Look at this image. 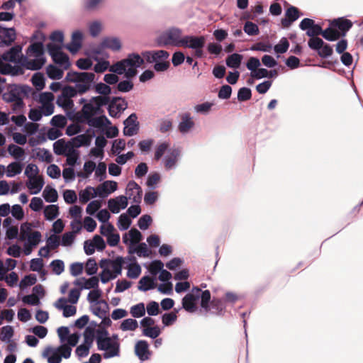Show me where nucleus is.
Instances as JSON below:
<instances>
[{"label":"nucleus","mask_w":363,"mask_h":363,"mask_svg":"<svg viewBox=\"0 0 363 363\" xmlns=\"http://www.w3.org/2000/svg\"><path fill=\"white\" fill-rule=\"evenodd\" d=\"M105 106L106 101L104 99L92 96L88 103L82 105L78 121L87 124L91 128H101L106 123L111 124V121L104 115Z\"/></svg>","instance_id":"1"},{"label":"nucleus","mask_w":363,"mask_h":363,"mask_svg":"<svg viewBox=\"0 0 363 363\" xmlns=\"http://www.w3.org/2000/svg\"><path fill=\"white\" fill-rule=\"evenodd\" d=\"M41 41H32L26 50V55H21L18 63L28 70H39L46 62L43 40L45 36L41 33Z\"/></svg>","instance_id":"2"},{"label":"nucleus","mask_w":363,"mask_h":363,"mask_svg":"<svg viewBox=\"0 0 363 363\" xmlns=\"http://www.w3.org/2000/svg\"><path fill=\"white\" fill-rule=\"evenodd\" d=\"M96 340L99 350L104 351L103 357L110 359L120 356V343L113 341L108 337V332L105 328H100L95 330Z\"/></svg>","instance_id":"3"},{"label":"nucleus","mask_w":363,"mask_h":363,"mask_svg":"<svg viewBox=\"0 0 363 363\" xmlns=\"http://www.w3.org/2000/svg\"><path fill=\"white\" fill-rule=\"evenodd\" d=\"M95 78L96 75L94 72L69 71L67 73L65 80L74 83L79 94H83L91 89Z\"/></svg>","instance_id":"4"},{"label":"nucleus","mask_w":363,"mask_h":363,"mask_svg":"<svg viewBox=\"0 0 363 363\" xmlns=\"http://www.w3.org/2000/svg\"><path fill=\"white\" fill-rule=\"evenodd\" d=\"M182 30L174 26L170 27L162 32L155 40L158 47H166L168 45L182 47Z\"/></svg>","instance_id":"5"},{"label":"nucleus","mask_w":363,"mask_h":363,"mask_svg":"<svg viewBox=\"0 0 363 363\" xmlns=\"http://www.w3.org/2000/svg\"><path fill=\"white\" fill-rule=\"evenodd\" d=\"M308 45L311 50L316 51L322 58H328L333 53V47L320 38H310Z\"/></svg>","instance_id":"6"},{"label":"nucleus","mask_w":363,"mask_h":363,"mask_svg":"<svg viewBox=\"0 0 363 363\" xmlns=\"http://www.w3.org/2000/svg\"><path fill=\"white\" fill-rule=\"evenodd\" d=\"M169 56V53L164 50H153L152 56L154 60V69L156 72H164L169 67V62L167 61Z\"/></svg>","instance_id":"7"},{"label":"nucleus","mask_w":363,"mask_h":363,"mask_svg":"<svg viewBox=\"0 0 363 363\" xmlns=\"http://www.w3.org/2000/svg\"><path fill=\"white\" fill-rule=\"evenodd\" d=\"M332 26L339 35V39L346 36L347 32L352 28L353 23L345 17H339L330 21Z\"/></svg>","instance_id":"8"},{"label":"nucleus","mask_w":363,"mask_h":363,"mask_svg":"<svg viewBox=\"0 0 363 363\" xmlns=\"http://www.w3.org/2000/svg\"><path fill=\"white\" fill-rule=\"evenodd\" d=\"M16 39L14 27L7 28L0 24V48L10 46Z\"/></svg>","instance_id":"9"},{"label":"nucleus","mask_w":363,"mask_h":363,"mask_svg":"<svg viewBox=\"0 0 363 363\" xmlns=\"http://www.w3.org/2000/svg\"><path fill=\"white\" fill-rule=\"evenodd\" d=\"M128 199L132 200L133 203H140L143 196V189L135 181H129L126 187Z\"/></svg>","instance_id":"10"},{"label":"nucleus","mask_w":363,"mask_h":363,"mask_svg":"<svg viewBox=\"0 0 363 363\" xmlns=\"http://www.w3.org/2000/svg\"><path fill=\"white\" fill-rule=\"evenodd\" d=\"M206 38L204 36H196L193 35H187L183 36V42L182 47L190 49L203 48L205 45Z\"/></svg>","instance_id":"11"},{"label":"nucleus","mask_w":363,"mask_h":363,"mask_svg":"<svg viewBox=\"0 0 363 363\" xmlns=\"http://www.w3.org/2000/svg\"><path fill=\"white\" fill-rule=\"evenodd\" d=\"M135 354L141 362L148 360L152 352L149 350V344L147 341L144 340H138L135 345Z\"/></svg>","instance_id":"12"},{"label":"nucleus","mask_w":363,"mask_h":363,"mask_svg":"<svg viewBox=\"0 0 363 363\" xmlns=\"http://www.w3.org/2000/svg\"><path fill=\"white\" fill-rule=\"evenodd\" d=\"M96 137L94 130H91V128L88 129L85 133L77 135L70 139L72 143L75 144L76 147L82 146L87 147L91 144L93 138Z\"/></svg>","instance_id":"13"},{"label":"nucleus","mask_w":363,"mask_h":363,"mask_svg":"<svg viewBox=\"0 0 363 363\" xmlns=\"http://www.w3.org/2000/svg\"><path fill=\"white\" fill-rule=\"evenodd\" d=\"M180 122L178 124V130L183 135L186 134L194 127L193 117L189 112L180 114Z\"/></svg>","instance_id":"14"},{"label":"nucleus","mask_w":363,"mask_h":363,"mask_svg":"<svg viewBox=\"0 0 363 363\" xmlns=\"http://www.w3.org/2000/svg\"><path fill=\"white\" fill-rule=\"evenodd\" d=\"M299 17V10L294 6H290L285 12V18L281 20V25L284 28H288Z\"/></svg>","instance_id":"15"},{"label":"nucleus","mask_w":363,"mask_h":363,"mask_svg":"<svg viewBox=\"0 0 363 363\" xmlns=\"http://www.w3.org/2000/svg\"><path fill=\"white\" fill-rule=\"evenodd\" d=\"M226 305L225 301L220 298H213L209 304L208 310L211 313L217 316H223L225 313Z\"/></svg>","instance_id":"16"},{"label":"nucleus","mask_w":363,"mask_h":363,"mask_svg":"<svg viewBox=\"0 0 363 363\" xmlns=\"http://www.w3.org/2000/svg\"><path fill=\"white\" fill-rule=\"evenodd\" d=\"M42 356L47 359L48 363H60L62 362L60 348L48 346L43 352Z\"/></svg>","instance_id":"17"},{"label":"nucleus","mask_w":363,"mask_h":363,"mask_svg":"<svg viewBox=\"0 0 363 363\" xmlns=\"http://www.w3.org/2000/svg\"><path fill=\"white\" fill-rule=\"evenodd\" d=\"M23 47L20 45L12 46L9 50L5 52L2 56L3 60L8 62H18L17 57L21 53Z\"/></svg>","instance_id":"18"},{"label":"nucleus","mask_w":363,"mask_h":363,"mask_svg":"<svg viewBox=\"0 0 363 363\" xmlns=\"http://www.w3.org/2000/svg\"><path fill=\"white\" fill-rule=\"evenodd\" d=\"M2 98L4 101L8 103H12L18 99H22L19 94L17 84H9L7 87V91L3 94Z\"/></svg>","instance_id":"19"},{"label":"nucleus","mask_w":363,"mask_h":363,"mask_svg":"<svg viewBox=\"0 0 363 363\" xmlns=\"http://www.w3.org/2000/svg\"><path fill=\"white\" fill-rule=\"evenodd\" d=\"M123 61L126 67H133L136 69L140 67L144 63L143 58L138 53L135 52L128 54L127 57L123 59Z\"/></svg>","instance_id":"20"},{"label":"nucleus","mask_w":363,"mask_h":363,"mask_svg":"<svg viewBox=\"0 0 363 363\" xmlns=\"http://www.w3.org/2000/svg\"><path fill=\"white\" fill-rule=\"evenodd\" d=\"M92 87H94L95 92L99 94V96H96L97 98H102L106 102L108 101L106 96L112 94V89L110 86L106 82L103 83L100 82L96 84L94 83Z\"/></svg>","instance_id":"21"},{"label":"nucleus","mask_w":363,"mask_h":363,"mask_svg":"<svg viewBox=\"0 0 363 363\" xmlns=\"http://www.w3.org/2000/svg\"><path fill=\"white\" fill-rule=\"evenodd\" d=\"M102 48L110 49L112 51H118L121 48V42L116 37H106L101 40Z\"/></svg>","instance_id":"22"},{"label":"nucleus","mask_w":363,"mask_h":363,"mask_svg":"<svg viewBox=\"0 0 363 363\" xmlns=\"http://www.w3.org/2000/svg\"><path fill=\"white\" fill-rule=\"evenodd\" d=\"M60 302H62V305L57 306V308L63 311L62 315L65 318H69L76 314V307L71 305H67V300L65 297L58 298V303Z\"/></svg>","instance_id":"23"},{"label":"nucleus","mask_w":363,"mask_h":363,"mask_svg":"<svg viewBox=\"0 0 363 363\" xmlns=\"http://www.w3.org/2000/svg\"><path fill=\"white\" fill-rule=\"evenodd\" d=\"M32 181L26 183L27 187L30 190L31 194H38L44 186V180L43 177H35Z\"/></svg>","instance_id":"24"},{"label":"nucleus","mask_w":363,"mask_h":363,"mask_svg":"<svg viewBox=\"0 0 363 363\" xmlns=\"http://www.w3.org/2000/svg\"><path fill=\"white\" fill-rule=\"evenodd\" d=\"M102 295V291L99 288L95 290L91 291L87 296V301L91 303H95L96 305L102 304L108 308V303L104 300H99Z\"/></svg>","instance_id":"25"},{"label":"nucleus","mask_w":363,"mask_h":363,"mask_svg":"<svg viewBox=\"0 0 363 363\" xmlns=\"http://www.w3.org/2000/svg\"><path fill=\"white\" fill-rule=\"evenodd\" d=\"M43 197L46 202L54 203L57 201L58 194L55 188L47 185L43 191Z\"/></svg>","instance_id":"26"},{"label":"nucleus","mask_w":363,"mask_h":363,"mask_svg":"<svg viewBox=\"0 0 363 363\" xmlns=\"http://www.w3.org/2000/svg\"><path fill=\"white\" fill-rule=\"evenodd\" d=\"M7 150L9 155L13 157L17 162H21L23 160L25 152L20 146L14 144H10L8 145Z\"/></svg>","instance_id":"27"},{"label":"nucleus","mask_w":363,"mask_h":363,"mask_svg":"<svg viewBox=\"0 0 363 363\" xmlns=\"http://www.w3.org/2000/svg\"><path fill=\"white\" fill-rule=\"evenodd\" d=\"M46 74L50 79H60L64 74V69L54 65H49L46 68Z\"/></svg>","instance_id":"28"},{"label":"nucleus","mask_w":363,"mask_h":363,"mask_svg":"<svg viewBox=\"0 0 363 363\" xmlns=\"http://www.w3.org/2000/svg\"><path fill=\"white\" fill-rule=\"evenodd\" d=\"M60 214L59 207L55 204H50L44 208V216L47 220H53Z\"/></svg>","instance_id":"29"},{"label":"nucleus","mask_w":363,"mask_h":363,"mask_svg":"<svg viewBox=\"0 0 363 363\" xmlns=\"http://www.w3.org/2000/svg\"><path fill=\"white\" fill-rule=\"evenodd\" d=\"M320 35L328 41L333 42L339 40V35H337V33L335 31V29L332 26L330 21L328 27L324 30L322 29V32H320Z\"/></svg>","instance_id":"30"},{"label":"nucleus","mask_w":363,"mask_h":363,"mask_svg":"<svg viewBox=\"0 0 363 363\" xmlns=\"http://www.w3.org/2000/svg\"><path fill=\"white\" fill-rule=\"evenodd\" d=\"M242 55L238 53H233L226 58V65L230 68L238 69L240 67Z\"/></svg>","instance_id":"31"},{"label":"nucleus","mask_w":363,"mask_h":363,"mask_svg":"<svg viewBox=\"0 0 363 363\" xmlns=\"http://www.w3.org/2000/svg\"><path fill=\"white\" fill-rule=\"evenodd\" d=\"M155 278H151L149 276L143 277L138 282V290L141 291H147L155 287L154 284Z\"/></svg>","instance_id":"32"},{"label":"nucleus","mask_w":363,"mask_h":363,"mask_svg":"<svg viewBox=\"0 0 363 363\" xmlns=\"http://www.w3.org/2000/svg\"><path fill=\"white\" fill-rule=\"evenodd\" d=\"M52 60L55 64L61 66L63 69H67L71 65L68 55L64 52H61Z\"/></svg>","instance_id":"33"},{"label":"nucleus","mask_w":363,"mask_h":363,"mask_svg":"<svg viewBox=\"0 0 363 363\" xmlns=\"http://www.w3.org/2000/svg\"><path fill=\"white\" fill-rule=\"evenodd\" d=\"M23 164L21 162H12L7 167L6 176L13 177L21 173Z\"/></svg>","instance_id":"34"},{"label":"nucleus","mask_w":363,"mask_h":363,"mask_svg":"<svg viewBox=\"0 0 363 363\" xmlns=\"http://www.w3.org/2000/svg\"><path fill=\"white\" fill-rule=\"evenodd\" d=\"M33 85L38 91L42 90L45 85V78L43 73L35 72L31 77Z\"/></svg>","instance_id":"35"},{"label":"nucleus","mask_w":363,"mask_h":363,"mask_svg":"<svg viewBox=\"0 0 363 363\" xmlns=\"http://www.w3.org/2000/svg\"><path fill=\"white\" fill-rule=\"evenodd\" d=\"M13 334L14 330L11 325L3 326L0 329V340L2 342H10Z\"/></svg>","instance_id":"36"},{"label":"nucleus","mask_w":363,"mask_h":363,"mask_svg":"<svg viewBox=\"0 0 363 363\" xmlns=\"http://www.w3.org/2000/svg\"><path fill=\"white\" fill-rule=\"evenodd\" d=\"M124 263V258L121 256H117L115 259H112L111 266L113 269V276H116V278L121 275L123 269V264Z\"/></svg>","instance_id":"37"},{"label":"nucleus","mask_w":363,"mask_h":363,"mask_svg":"<svg viewBox=\"0 0 363 363\" xmlns=\"http://www.w3.org/2000/svg\"><path fill=\"white\" fill-rule=\"evenodd\" d=\"M128 108V102L125 99L118 102L113 105L112 113H108L112 118H118L121 113Z\"/></svg>","instance_id":"38"},{"label":"nucleus","mask_w":363,"mask_h":363,"mask_svg":"<svg viewBox=\"0 0 363 363\" xmlns=\"http://www.w3.org/2000/svg\"><path fill=\"white\" fill-rule=\"evenodd\" d=\"M132 223L130 218L126 213H122L118 218L117 226L121 231L128 230Z\"/></svg>","instance_id":"39"},{"label":"nucleus","mask_w":363,"mask_h":363,"mask_svg":"<svg viewBox=\"0 0 363 363\" xmlns=\"http://www.w3.org/2000/svg\"><path fill=\"white\" fill-rule=\"evenodd\" d=\"M130 313L135 318L143 317L145 314V303L141 302L131 306Z\"/></svg>","instance_id":"40"},{"label":"nucleus","mask_w":363,"mask_h":363,"mask_svg":"<svg viewBox=\"0 0 363 363\" xmlns=\"http://www.w3.org/2000/svg\"><path fill=\"white\" fill-rule=\"evenodd\" d=\"M82 280L84 281V284L82 286L81 289H91L93 290L99 289V279L97 277H91L89 279H86L85 277H82Z\"/></svg>","instance_id":"41"},{"label":"nucleus","mask_w":363,"mask_h":363,"mask_svg":"<svg viewBox=\"0 0 363 363\" xmlns=\"http://www.w3.org/2000/svg\"><path fill=\"white\" fill-rule=\"evenodd\" d=\"M67 146L65 139H59L53 143V152L57 155H65Z\"/></svg>","instance_id":"42"},{"label":"nucleus","mask_w":363,"mask_h":363,"mask_svg":"<svg viewBox=\"0 0 363 363\" xmlns=\"http://www.w3.org/2000/svg\"><path fill=\"white\" fill-rule=\"evenodd\" d=\"M105 0H84L83 9L86 11H94L99 9Z\"/></svg>","instance_id":"43"},{"label":"nucleus","mask_w":363,"mask_h":363,"mask_svg":"<svg viewBox=\"0 0 363 363\" xmlns=\"http://www.w3.org/2000/svg\"><path fill=\"white\" fill-rule=\"evenodd\" d=\"M138 327V321L135 319L127 318L122 321L120 328L123 331H134Z\"/></svg>","instance_id":"44"},{"label":"nucleus","mask_w":363,"mask_h":363,"mask_svg":"<svg viewBox=\"0 0 363 363\" xmlns=\"http://www.w3.org/2000/svg\"><path fill=\"white\" fill-rule=\"evenodd\" d=\"M143 336L148 337L152 339H156L161 334V329L158 325L150 328H145L142 330Z\"/></svg>","instance_id":"45"},{"label":"nucleus","mask_w":363,"mask_h":363,"mask_svg":"<svg viewBox=\"0 0 363 363\" xmlns=\"http://www.w3.org/2000/svg\"><path fill=\"white\" fill-rule=\"evenodd\" d=\"M67 122V120L65 116L62 114H57L52 118L50 123L52 127L63 128L66 125Z\"/></svg>","instance_id":"46"},{"label":"nucleus","mask_w":363,"mask_h":363,"mask_svg":"<svg viewBox=\"0 0 363 363\" xmlns=\"http://www.w3.org/2000/svg\"><path fill=\"white\" fill-rule=\"evenodd\" d=\"M61 94L67 100H70V99L75 97L77 94H79L78 89L75 86L65 85L63 86L62 89Z\"/></svg>","instance_id":"47"},{"label":"nucleus","mask_w":363,"mask_h":363,"mask_svg":"<svg viewBox=\"0 0 363 363\" xmlns=\"http://www.w3.org/2000/svg\"><path fill=\"white\" fill-rule=\"evenodd\" d=\"M133 83L130 79H125L123 81L118 82L116 85V89L119 92L127 93L133 89Z\"/></svg>","instance_id":"48"},{"label":"nucleus","mask_w":363,"mask_h":363,"mask_svg":"<svg viewBox=\"0 0 363 363\" xmlns=\"http://www.w3.org/2000/svg\"><path fill=\"white\" fill-rule=\"evenodd\" d=\"M95 191V188L88 186L84 190L79 193V199L82 203H87L91 196L92 197L93 193Z\"/></svg>","instance_id":"49"},{"label":"nucleus","mask_w":363,"mask_h":363,"mask_svg":"<svg viewBox=\"0 0 363 363\" xmlns=\"http://www.w3.org/2000/svg\"><path fill=\"white\" fill-rule=\"evenodd\" d=\"M244 32L250 36L257 35L259 33V28L257 25L251 21H246L243 26Z\"/></svg>","instance_id":"50"},{"label":"nucleus","mask_w":363,"mask_h":363,"mask_svg":"<svg viewBox=\"0 0 363 363\" xmlns=\"http://www.w3.org/2000/svg\"><path fill=\"white\" fill-rule=\"evenodd\" d=\"M289 48V43L286 38L283 37L279 40V43L273 47L274 51L276 53L284 54Z\"/></svg>","instance_id":"51"},{"label":"nucleus","mask_w":363,"mask_h":363,"mask_svg":"<svg viewBox=\"0 0 363 363\" xmlns=\"http://www.w3.org/2000/svg\"><path fill=\"white\" fill-rule=\"evenodd\" d=\"M37 282L36 275L34 274H30L26 275L20 281L19 286L21 289H26L28 286L35 284Z\"/></svg>","instance_id":"52"},{"label":"nucleus","mask_w":363,"mask_h":363,"mask_svg":"<svg viewBox=\"0 0 363 363\" xmlns=\"http://www.w3.org/2000/svg\"><path fill=\"white\" fill-rule=\"evenodd\" d=\"M160 174L157 172H154L148 175L146 184L150 189H155L157 187L156 184L160 181Z\"/></svg>","instance_id":"53"},{"label":"nucleus","mask_w":363,"mask_h":363,"mask_svg":"<svg viewBox=\"0 0 363 363\" xmlns=\"http://www.w3.org/2000/svg\"><path fill=\"white\" fill-rule=\"evenodd\" d=\"M126 66L123 61V60H121L120 61H118L117 62L113 64L110 68L109 71L111 72L114 73L115 74H123L124 72L126 71Z\"/></svg>","instance_id":"54"},{"label":"nucleus","mask_w":363,"mask_h":363,"mask_svg":"<svg viewBox=\"0 0 363 363\" xmlns=\"http://www.w3.org/2000/svg\"><path fill=\"white\" fill-rule=\"evenodd\" d=\"M213 106V104L211 102H203L200 104L196 105L194 108L195 112L197 113H201L203 115H207L210 112L212 106Z\"/></svg>","instance_id":"55"},{"label":"nucleus","mask_w":363,"mask_h":363,"mask_svg":"<svg viewBox=\"0 0 363 363\" xmlns=\"http://www.w3.org/2000/svg\"><path fill=\"white\" fill-rule=\"evenodd\" d=\"M50 267H51L52 272L56 275L61 274L65 270V263L61 259H54L50 264Z\"/></svg>","instance_id":"56"},{"label":"nucleus","mask_w":363,"mask_h":363,"mask_svg":"<svg viewBox=\"0 0 363 363\" xmlns=\"http://www.w3.org/2000/svg\"><path fill=\"white\" fill-rule=\"evenodd\" d=\"M238 100L240 102L250 100L252 97V91L248 87H241L238 91Z\"/></svg>","instance_id":"57"},{"label":"nucleus","mask_w":363,"mask_h":363,"mask_svg":"<svg viewBox=\"0 0 363 363\" xmlns=\"http://www.w3.org/2000/svg\"><path fill=\"white\" fill-rule=\"evenodd\" d=\"M152 222V217L148 214H144L140 217L138 220V225L140 229L145 230H147Z\"/></svg>","instance_id":"58"},{"label":"nucleus","mask_w":363,"mask_h":363,"mask_svg":"<svg viewBox=\"0 0 363 363\" xmlns=\"http://www.w3.org/2000/svg\"><path fill=\"white\" fill-rule=\"evenodd\" d=\"M162 322L164 327L173 325L177 319L176 313H165L162 315Z\"/></svg>","instance_id":"59"},{"label":"nucleus","mask_w":363,"mask_h":363,"mask_svg":"<svg viewBox=\"0 0 363 363\" xmlns=\"http://www.w3.org/2000/svg\"><path fill=\"white\" fill-rule=\"evenodd\" d=\"M98 270L97 264L94 258H89L86 263L85 272L87 275L94 277Z\"/></svg>","instance_id":"60"},{"label":"nucleus","mask_w":363,"mask_h":363,"mask_svg":"<svg viewBox=\"0 0 363 363\" xmlns=\"http://www.w3.org/2000/svg\"><path fill=\"white\" fill-rule=\"evenodd\" d=\"M95 170V177L99 182L106 178V164L104 162H99Z\"/></svg>","instance_id":"61"},{"label":"nucleus","mask_w":363,"mask_h":363,"mask_svg":"<svg viewBox=\"0 0 363 363\" xmlns=\"http://www.w3.org/2000/svg\"><path fill=\"white\" fill-rule=\"evenodd\" d=\"M232 87L228 84L222 85L218 93L220 99H228L232 94Z\"/></svg>","instance_id":"62"},{"label":"nucleus","mask_w":363,"mask_h":363,"mask_svg":"<svg viewBox=\"0 0 363 363\" xmlns=\"http://www.w3.org/2000/svg\"><path fill=\"white\" fill-rule=\"evenodd\" d=\"M48 52L51 58H54L57 55L60 54L62 51L61 45L55 44V43H48L46 45Z\"/></svg>","instance_id":"63"},{"label":"nucleus","mask_w":363,"mask_h":363,"mask_svg":"<svg viewBox=\"0 0 363 363\" xmlns=\"http://www.w3.org/2000/svg\"><path fill=\"white\" fill-rule=\"evenodd\" d=\"M39 172V169L38 166L35 164H28L25 169V175L29 179H33L35 177H37V174Z\"/></svg>","instance_id":"64"}]
</instances>
